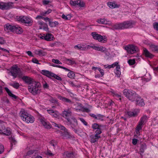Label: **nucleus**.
I'll use <instances>...</instances> for the list:
<instances>
[{
	"label": "nucleus",
	"instance_id": "39448f33",
	"mask_svg": "<svg viewBox=\"0 0 158 158\" xmlns=\"http://www.w3.org/2000/svg\"><path fill=\"white\" fill-rule=\"evenodd\" d=\"M18 21L22 23L27 24L28 26L32 25L33 21L31 18L26 16H20L17 17Z\"/></svg>",
	"mask_w": 158,
	"mask_h": 158
},
{
	"label": "nucleus",
	"instance_id": "dca6fc26",
	"mask_svg": "<svg viewBox=\"0 0 158 158\" xmlns=\"http://www.w3.org/2000/svg\"><path fill=\"white\" fill-rule=\"evenodd\" d=\"M74 48L79 50L85 51L89 49V46L86 44H78L75 46Z\"/></svg>",
	"mask_w": 158,
	"mask_h": 158
},
{
	"label": "nucleus",
	"instance_id": "09e8293b",
	"mask_svg": "<svg viewBox=\"0 0 158 158\" xmlns=\"http://www.w3.org/2000/svg\"><path fill=\"white\" fill-rule=\"evenodd\" d=\"M80 2L79 1V0H77L76 1H70V3L71 5L73 6H76L77 5V3H78V2Z\"/></svg>",
	"mask_w": 158,
	"mask_h": 158
},
{
	"label": "nucleus",
	"instance_id": "72a5a7b5",
	"mask_svg": "<svg viewBox=\"0 0 158 158\" xmlns=\"http://www.w3.org/2000/svg\"><path fill=\"white\" fill-rule=\"evenodd\" d=\"M97 22L99 23H102L104 24H109L110 23L109 21H107L106 20L103 19H98V20Z\"/></svg>",
	"mask_w": 158,
	"mask_h": 158
},
{
	"label": "nucleus",
	"instance_id": "c85d7f7f",
	"mask_svg": "<svg viewBox=\"0 0 158 158\" xmlns=\"http://www.w3.org/2000/svg\"><path fill=\"white\" fill-rule=\"evenodd\" d=\"M107 4L109 7L111 8L118 7L119 6V5H118L115 3L111 2H108Z\"/></svg>",
	"mask_w": 158,
	"mask_h": 158
},
{
	"label": "nucleus",
	"instance_id": "4c0bfd02",
	"mask_svg": "<svg viewBox=\"0 0 158 158\" xmlns=\"http://www.w3.org/2000/svg\"><path fill=\"white\" fill-rule=\"evenodd\" d=\"M49 101L52 103H54L58 106H59L60 103L58 102V101L52 97H50L49 100Z\"/></svg>",
	"mask_w": 158,
	"mask_h": 158
},
{
	"label": "nucleus",
	"instance_id": "4468645a",
	"mask_svg": "<svg viewBox=\"0 0 158 158\" xmlns=\"http://www.w3.org/2000/svg\"><path fill=\"white\" fill-rule=\"evenodd\" d=\"M20 72V69L16 66L12 67L10 71L11 75L14 78L18 76V73Z\"/></svg>",
	"mask_w": 158,
	"mask_h": 158
},
{
	"label": "nucleus",
	"instance_id": "2f4dec72",
	"mask_svg": "<svg viewBox=\"0 0 158 158\" xmlns=\"http://www.w3.org/2000/svg\"><path fill=\"white\" fill-rule=\"evenodd\" d=\"M45 40L47 41H50L53 40V37L52 35L51 34H47L45 36Z\"/></svg>",
	"mask_w": 158,
	"mask_h": 158
},
{
	"label": "nucleus",
	"instance_id": "9d476101",
	"mask_svg": "<svg viewBox=\"0 0 158 158\" xmlns=\"http://www.w3.org/2000/svg\"><path fill=\"white\" fill-rule=\"evenodd\" d=\"M13 4L11 2L7 3L0 2V9L3 10H8L12 8Z\"/></svg>",
	"mask_w": 158,
	"mask_h": 158
},
{
	"label": "nucleus",
	"instance_id": "f8f14e48",
	"mask_svg": "<svg viewBox=\"0 0 158 158\" xmlns=\"http://www.w3.org/2000/svg\"><path fill=\"white\" fill-rule=\"evenodd\" d=\"M68 124L70 125L73 129L75 130V128L77 126V119L73 116H72L71 118L67 121Z\"/></svg>",
	"mask_w": 158,
	"mask_h": 158
},
{
	"label": "nucleus",
	"instance_id": "b1692460",
	"mask_svg": "<svg viewBox=\"0 0 158 158\" xmlns=\"http://www.w3.org/2000/svg\"><path fill=\"white\" fill-rule=\"evenodd\" d=\"M29 114L24 109H22L19 113L21 119L23 120L25 118H26V117H27Z\"/></svg>",
	"mask_w": 158,
	"mask_h": 158
},
{
	"label": "nucleus",
	"instance_id": "0eeeda50",
	"mask_svg": "<svg viewBox=\"0 0 158 158\" xmlns=\"http://www.w3.org/2000/svg\"><path fill=\"white\" fill-rule=\"evenodd\" d=\"M91 34L94 39L98 40L100 42L105 43L107 41L106 38L105 36L103 37L101 35L97 33L96 32H93Z\"/></svg>",
	"mask_w": 158,
	"mask_h": 158
},
{
	"label": "nucleus",
	"instance_id": "864d4df0",
	"mask_svg": "<svg viewBox=\"0 0 158 158\" xmlns=\"http://www.w3.org/2000/svg\"><path fill=\"white\" fill-rule=\"evenodd\" d=\"M6 43V41L3 37L0 36V44H4Z\"/></svg>",
	"mask_w": 158,
	"mask_h": 158
},
{
	"label": "nucleus",
	"instance_id": "c03bdc74",
	"mask_svg": "<svg viewBox=\"0 0 158 158\" xmlns=\"http://www.w3.org/2000/svg\"><path fill=\"white\" fill-rule=\"evenodd\" d=\"M52 66H53L54 67H58V68H62V69H63L64 70H65L66 71H70V70L69 69L65 68V67H63V66H60V65H55L54 64H52Z\"/></svg>",
	"mask_w": 158,
	"mask_h": 158
},
{
	"label": "nucleus",
	"instance_id": "7c9ffc66",
	"mask_svg": "<svg viewBox=\"0 0 158 158\" xmlns=\"http://www.w3.org/2000/svg\"><path fill=\"white\" fill-rule=\"evenodd\" d=\"M148 117L146 115H143L141 117L139 122L143 124H144V123H145L147 120Z\"/></svg>",
	"mask_w": 158,
	"mask_h": 158
},
{
	"label": "nucleus",
	"instance_id": "20e7f679",
	"mask_svg": "<svg viewBox=\"0 0 158 158\" xmlns=\"http://www.w3.org/2000/svg\"><path fill=\"white\" fill-rule=\"evenodd\" d=\"M132 23L129 21H125L123 23L117 24L113 26V28L115 29H124L131 27Z\"/></svg>",
	"mask_w": 158,
	"mask_h": 158
},
{
	"label": "nucleus",
	"instance_id": "a878e982",
	"mask_svg": "<svg viewBox=\"0 0 158 158\" xmlns=\"http://www.w3.org/2000/svg\"><path fill=\"white\" fill-rule=\"evenodd\" d=\"M143 53L146 57L152 58L154 56V55L151 53L149 52L145 48L143 49Z\"/></svg>",
	"mask_w": 158,
	"mask_h": 158
},
{
	"label": "nucleus",
	"instance_id": "5701e85b",
	"mask_svg": "<svg viewBox=\"0 0 158 158\" xmlns=\"http://www.w3.org/2000/svg\"><path fill=\"white\" fill-rule=\"evenodd\" d=\"M100 137V136H97L96 135H92L90 136V142L91 143H94L97 141L98 139Z\"/></svg>",
	"mask_w": 158,
	"mask_h": 158
},
{
	"label": "nucleus",
	"instance_id": "052dcab7",
	"mask_svg": "<svg viewBox=\"0 0 158 158\" xmlns=\"http://www.w3.org/2000/svg\"><path fill=\"white\" fill-rule=\"evenodd\" d=\"M4 148L2 145H0V154L3 153L4 151Z\"/></svg>",
	"mask_w": 158,
	"mask_h": 158
},
{
	"label": "nucleus",
	"instance_id": "774afa93",
	"mask_svg": "<svg viewBox=\"0 0 158 158\" xmlns=\"http://www.w3.org/2000/svg\"><path fill=\"white\" fill-rule=\"evenodd\" d=\"M47 111L48 114L52 115V114H53V112L54 111L53 110H47Z\"/></svg>",
	"mask_w": 158,
	"mask_h": 158
},
{
	"label": "nucleus",
	"instance_id": "c9c22d12",
	"mask_svg": "<svg viewBox=\"0 0 158 158\" xmlns=\"http://www.w3.org/2000/svg\"><path fill=\"white\" fill-rule=\"evenodd\" d=\"M2 134L7 136L10 135L11 134V131L10 128L8 127L6 129L5 128V130L3 132Z\"/></svg>",
	"mask_w": 158,
	"mask_h": 158
},
{
	"label": "nucleus",
	"instance_id": "6e6d98bb",
	"mask_svg": "<svg viewBox=\"0 0 158 158\" xmlns=\"http://www.w3.org/2000/svg\"><path fill=\"white\" fill-rule=\"evenodd\" d=\"M52 61L56 64H62V63L60 61L58 60L57 59H52Z\"/></svg>",
	"mask_w": 158,
	"mask_h": 158
},
{
	"label": "nucleus",
	"instance_id": "bb28decb",
	"mask_svg": "<svg viewBox=\"0 0 158 158\" xmlns=\"http://www.w3.org/2000/svg\"><path fill=\"white\" fill-rule=\"evenodd\" d=\"M150 49L153 52L158 53V46L154 44H151L149 46Z\"/></svg>",
	"mask_w": 158,
	"mask_h": 158
},
{
	"label": "nucleus",
	"instance_id": "69168bd1",
	"mask_svg": "<svg viewBox=\"0 0 158 158\" xmlns=\"http://www.w3.org/2000/svg\"><path fill=\"white\" fill-rule=\"evenodd\" d=\"M47 155H48L49 156H54V154H53L51 152V151L50 150H48L47 153H46Z\"/></svg>",
	"mask_w": 158,
	"mask_h": 158
},
{
	"label": "nucleus",
	"instance_id": "0e129e2a",
	"mask_svg": "<svg viewBox=\"0 0 158 158\" xmlns=\"http://www.w3.org/2000/svg\"><path fill=\"white\" fill-rule=\"evenodd\" d=\"M50 2H51L49 0H43L42 1L43 4L44 5H48Z\"/></svg>",
	"mask_w": 158,
	"mask_h": 158
},
{
	"label": "nucleus",
	"instance_id": "f03ea898",
	"mask_svg": "<svg viewBox=\"0 0 158 158\" xmlns=\"http://www.w3.org/2000/svg\"><path fill=\"white\" fill-rule=\"evenodd\" d=\"M52 125L54 126L58 127V128L64 131L63 132L61 131L59 132L61 134V136H63L64 139H69L71 135L70 133L68 131L67 129L64 126L61 124H57L54 123H52Z\"/></svg>",
	"mask_w": 158,
	"mask_h": 158
},
{
	"label": "nucleus",
	"instance_id": "393cba45",
	"mask_svg": "<svg viewBox=\"0 0 158 158\" xmlns=\"http://www.w3.org/2000/svg\"><path fill=\"white\" fill-rule=\"evenodd\" d=\"M14 31H13V32L16 33L17 34H21L23 31V29L18 26L17 27L14 26Z\"/></svg>",
	"mask_w": 158,
	"mask_h": 158
},
{
	"label": "nucleus",
	"instance_id": "e433bc0d",
	"mask_svg": "<svg viewBox=\"0 0 158 158\" xmlns=\"http://www.w3.org/2000/svg\"><path fill=\"white\" fill-rule=\"evenodd\" d=\"M147 148V145L145 143H143L141 145L140 149V152L141 153H143L144 152L145 150Z\"/></svg>",
	"mask_w": 158,
	"mask_h": 158
},
{
	"label": "nucleus",
	"instance_id": "9b49d317",
	"mask_svg": "<svg viewBox=\"0 0 158 158\" xmlns=\"http://www.w3.org/2000/svg\"><path fill=\"white\" fill-rule=\"evenodd\" d=\"M68 124L70 125L73 129L75 130V128L77 126V119L73 116H72L71 118L67 121Z\"/></svg>",
	"mask_w": 158,
	"mask_h": 158
},
{
	"label": "nucleus",
	"instance_id": "423d86ee",
	"mask_svg": "<svg viewBox=\"0 0 158 158\" xmlns=\"http://www.w3.org/2000/svg\"><path fill=\"white\" fill-rule=\"evenodd\" d=\"M41 73L43 75L49 78H50L51 77H52L58 80L61 81L62 80L61 78L60 77L54 73L48 70H42Z\"/></svg>",
	"mask_w": 158,
	"mask_h": 158
},
{
	"label": "nucleus",
	"instance_id": "6e6552de",
	"mask_svg": "<svg viewBox=\"0 0 158 158\" xmlns=\"http://www.w3.org/2000/svg\"><path fill=\"white\" fill-rule=\"evenodd\" d=\"M125 49L128 53L132 54L139 51L138 47L133 44L129 45L125 47Z\"/></svg>",
	"mask_w": 158,
	"mask_h": 158
},
{
	"label": "nucleus",
	"instance_id": "13d9d810",
	"mask_svg": "<svg viewBox=\"0 0 158 158\" xmlns=\"http://www.w3.org/2000/svg\"><path fill=\"white\" fill-rule=\"evenodd\" d=\"M68 83L70 85L73 87H77V86L75 84L74 82L73 81H69L68 82Z\"/></svg>",
	"mask_w": 158,
	"mask_h": 158
},
{
	"label": "nucleus",
	"instance_id": "338daca9",
	"mask_svg": "<svg viewBox=\"0 0 158 158\" xmlns=\"http://www.w3.org/2000/svg\"><path fill=\"white\" fill-rule=\"evenodd\" d=\"M79 119L80 120V121L81 122H82L85 125V126L87 125V122H86L85 120L83 118H79Z\"/></svg>",
	"mask_w": 158,
	"mask_h": 158
},
{
	"label": "nucleus",
	"instance_id": "e2e57ef3",
	"mask_svg": "<svg viewBox=\"0 0 158 158\" xmlns=\"http://www.w3.org/2000/svg\"><path fill=\"white\" fill-rule=\"evenodd\" d=\"M153 26L155 29L158 31V23L155 22L153 24Z\"/></svg>",
	"mask_w": 158,
	"mask_h": 158
},
{
	"label": "nucleus",
	"instance_id": "6ab92c4d",
	"mask_svg": "<svg viewBox=\"0 0 158 158\" xmlns=\"http://www.w3.org/2000/svg\"><path fill=\"white\" fill-rule=\"evenodd\" d=\"M40 122L44 126V127L48 129H50L51 127V126L47 122L45 119L44 118H41L40 119Z\"/></svg>",
	"mask_w": 158,
	"mask_h": 158
},
{
	"label": "nucleus",
	"instance_id": "bf43d9fd",
	"mask_svg": "<svg viewBox=\"0 0 158 158\" xmlns=\"http://www.w3.org/2000/svg\"><path fill=\"white\" fill-rule=\"evenodd\" d=\"M79 1H80V2H78V3H77V5L79 6L80 7H84L85 5L84 3L81 1L79 0Z\"/></svg>",
	"mask_w": 158,
	"mask_h": 158
},
{
	"label": "nucleus",
	"instance_id": "5fc2aeb1",
	"mask_svg": "<svg viewBox=\"0 0 158 158\" xmlns=\"http://www.w3.org/2000/svg\"><path fill=\"white\" fill-rule=\"evenodd\" d=\"M99 125H98V124L97 123H94V124H93L92 125V128L93 129H99Z\"/></svg>",
	"mask_w": 158,
	"mask_h": 158
},
{
	"label": "nucleus",
	"instance_id": "ddd939ff",
	"mask_svg": "<svg viewBox=\"0 0 158 158\" xmlns=\"http://www.w3.org/2000/svg\"><path fill=\"white\" fill-rule=\"evenodd\" d=\"M63 155L65 157L74 158L77 155V153L75 151H66L64 153Z\"/></svg>",
	"mask_w": 158,
	"mask_h": 158
},
{
	"label": "nucleus",
	"instance_id": "4be33fe9",
	"mask_svg": "<svg viewBox=\"0 0 158 158\" xmlns=\"http://www.w3.org/2000/svg\"><path fill=\"white\" fill-rule=\"evenodd\" d=\"M136 102V104L140 106H143L145 105L143 99L138 95V97H137L135 99Z\"/></svg>",
	"mask_w": 158,
	"mask_h": 158
},
{
	"label": "nucleus",
	"instance_id": "c756f323",
	"mask_svg": "<svg viewBox=\"0 0 158 158\" xmlns=\"http://www.w3.org/2000/svg\"><path fill=\"white\" fill-rule=\"evenodd\" d=\"M5 90L7 93L8 95L10 97L14 98L15 99H16L17 97L15 95L12 93L11 91L7 87L5 88Z\"/></svg>",
	"mask_w": 158,
	"mask_h": 158
},
{
	"label": "nucleus",
	"instance_id": "a211bd4d",
	"mask_svg": "<svg viewBox=\"0 0 158 158\" xmlns=\"http://www.w3.org/2000/svg\"><path fill=\"white\" fill-rule=\"evenodd\" d=\"M58 98L60 100H61L63 102L65 103L66 104H72L73 103L72 101L70 99L64 97H63L60 95H58Z\"/></svg>",
	"mask_w": 158,
	"mask_h": 158
},
{
	"label": "nucleus",
	"instance_id": "79ce46f5",
	"mask_svg": "<svg viewBox=\"0 0 158 158\" xmlns=\"http://www.w3.org/2000/svg\"><path fill=\"white\" fill-rule=\"evenodd\" d=\"M62 17L63 19L65 20H69L71 19V16L70 15H65L63 14L62 15Z\"/></svg>",
	"mask_w": 158,
	"mask_h": 158
},
{
	"label": "nucleus",
	"instance_id": "412c9836",
	"mask_svg": "<svg viewBox=\"0 0 158 158\" xmlns=\"http://www.w3.org/2000/svg\"><path fill=\"white\" fill-rule=\"evenodd\" d=\"M23 121L26 122L27 123H32L34 121V118L33 116H32L31 115L29 114Z\"/></svg>",
	"mask_w": 158,
	"mask_h": 158
},
{
	"label": "nucleus",
	"instance_id": "7ed1b4c3",
	"mask_svg": "<svg viewBox=\"0 0 158 158\" xmlns=\"http://www.w3.org/2000/svg\"><path fill=\"white\" fill-rule=\"evenodd\" d=\"M124 94L130 100L133 101L135 100L138 95L135 92L132 90L125 89L123 91Z\"/></svg>",
	"mask_w": 158,
	"mask_h": 158
},
{
	"label": "nucleus",
	"instance_id": "f257e3e1",
	"mask_svg": "<svg viewBox=\"0 0 158 158\" xmlns=\"http://www.w3.org/2000/svg\"><path fill=\"white\" fill-rule=\"evenodd\" d=\"M40 83L39 82L33 81L32 84L28 86V90L33 95L39 94L41 92Z\"/></svg>",
	"mask_w": 158,
	"mask_h": 158
},
{
	"label": "nucleus",
	"instance_id": "ea45409f",
	"mask_svg": "<svg viewBox=\"0 0 158 158\" xmlns=\"http://www.w3.org/2000/svg\"><path fill=\"white\" fill-rule=\"evenodd\" d=\"M10 85L11 86L16 89H18L20 86L19 83L16 81L14 82L13 83H10Z\"/></svg>",
	"mask_w": 158,
	"mask_h": 158
},
{
	"label": "nucleus",
	"instance_id": "f704fd0d",
	"mask_svg": "<svg viewBox=\"0 0 158 158\" xmlns=\"http://www.w3.org/2000/svg\"><path fill=\"white\" fill-rule=\"evenodd\" d=\"M39 152L38 150H30L27 152V155L29 156L33 154H38Z\"/></svg>",
	"mask_w": 158,
	"mask_h": 158
},
{
	"label": "nucleus",
	"instance_id": "8fccbe9b",
	"mask_svg": "<svg viewBox=\"0 0 158 158\" xmlns=\"http://www.w3.org/2000/svg\"><path fill=\"white\" fill-rule=\"evenodd\" d=\"M9 139L10 140V142L12 145H13V143L14 144H15L16 142L14 138L12 137H10L9 138Z\"/></svg>",
	"mask_w": 158,
	"mask_h": 158
},
{
	"label": "nucleus",
	"instance_id": "3c124183",
	"mask_svg": "<svg viewBox=\"0 0 158 158\" xmlns=\"http://www.w3.org/2000/svg\"><path fill=\"white\" fill-rule=\"evenodd\" d=\"M118 64V62H115L111 65L107 66L108 68L109 69L111 68H114Z\"/></svg>",
	"mask_w": 158,
	"mask_h": 158
},
{
	"label": "nucleus",
	"instance_id": "58836bf2",
	"mask_svg": "<svg viewBox=\"0 0 158 158\" xmlns=\"http://www.w3.org/2000/svg\"><path fill=\"white\" fill-rule=\"evenodd\" d=\"M3 122H0V134H3V132L5 130V127Z\"/></svg>",
	"mask_w": 158,
	"mask_h": 158
},
{
	"label": "nucleus",
	"instance_id": "cd10ccee",
	"mask_svg": "<svg viewBox=\"0 0 158 158\" xmlns=\"http://www.w3.org/2000/svg\"><path fill=\"white\" fill-rule=\"evenodd\" d=\"M35 53L36 54L39 56H44L46 55L47 53L44 51L42 50H36L35 51Z\"/></svg>",
	"mask_w": 158,
	"mask_h": 158
},
{
	"label": "nucleus",
	"instance_id": "473e14b6",
	"mask_svg": "<svg viewBox=\"0 0 158 158\" xmlns=\"http://www.w3.org/2000/svg\"><path fill=\"white\" fill-rule=\"evenodd\" d=\"M143 125L139 122L136 128V131L137 134H138L139 133V131L142 129V126Z\"/></svg>",
	"mask_w": 158,
	"mask_h": 158
},
{
	"label": "nucleus",
	"instance_id": "a19ab883",
	"mask_svg": "<svg viewBox=\"0 0 158 158\" xmlns=\"http://www.w3.org/2000/svg\"><path fill=\"white\" fill-rule=\"evenodd\" d=\"M58 24L59 23L57 21L52 22L51 21H50L49 23V26L52 27H56Z\"/></svg>",
	"mask_w": 158,
	"mask_h": 158
},
{
	"label": "nucleus",
	"instance_id": "1a4fd4ad",
	"mask_svg": "<svg viewBox=\"0 0 158 158\" xmlns=\"http://www.w3.org/2000/svg\"><path fill=\"white\" fill-rule=\"evenodd\" d=\"M62 116L65 118L67 121L70 119L72 117V112L70 108L64 110L62 113Z\"/></svg>",
	"mask_w": 158,
	"mask_h": 158
},
{
	"label": "nucleus",
	"instance_id": "f3484780",
	"mask_svg": "<svg viewBox=\"0 0 158 158\" xmlns=\"http://www.w3.org/2000/svg\"><path fill=\"white\" fill-rule=\"evenodd\" d=\"M22 79L26 83L29 85L32 84L33 81H34L31 78L27 76H23Z\"/></svg>",
	"mask_w": 158,
	"mask_h": 158
},
{
	"label": "nucleus",
	"instance_id": "4d7b16f0",
	"mask_svg": "<svg viewBox=\"0 0 158 158\" xmlns=\"http://www.w3.org/2000/svg\"><path fill=\"white\" fill-rule=\"evenodd\" d=\"M51 115H52V116L54 117L57 118L58 117L59 115L58 112L56 111H54L53 112V114H52Z\"/></svg>",
	"mask_w": 158,
	"mask_h": 158
},
{
	"label": "nucleus",
	"instance_id": "49530a36",
	"mask_svg": "<svg viewBox=\"0 0 158 158\" xmlns=\"http://www.w3.org/2000/svg\"><path fill=\"white\" fill-rule=\"evenodd\" d=\"M104 116L103 115L98 114L97 115L96 119L102 121L104 119Z\"/></svg>",
	"mask_w": 158,
	"mask_h": 158
},
{
	"label": "nucleus",
	"instance_id": "2eb2a0df",
	"mask_svg": "<svg viewBox=\"0 0 158 158\" xmlns=\"http://www.w3.org/2000/svg\"><path fill=\"white\" fill-rule=\"evenodd\" d=\"M88 46H89V49H90V48H92L96 50L100 51L102 52H104L106 50L105 48L102 46H97L93 44L88 45Z\"/></svg>",
	"mask_w": 158,
	"mask_h": 158
},
{
	"label": "nucleus",
	"instance_id": "a18cd8bd",
	"mask_svg": "<svg viewBox=\"0 0 158 158\" xmlns=\"http://www.w3.org/2000/svg\"><path fill=\"white\" fill-rule=\"evenodd\" d=\"M127 114L129 117H135L137 116V113L132 111H128Z\"/></svg>",
	"mask_w": 158,
	"mask_h": 158
},
{
	"label": "nucleus",
	"instance_id": "aec40b11",
	"mask_svg": "<svg viewBox=\"0 0 158 158\" xmlns=\"http://www.w3.org/2000/svg\"><path fill=\"white\" fill-rule=\"evenodd\" d=\"M15 26H12L9 24H7L4 26V30L7 32H9L10 31L13 32L14 30V28Z\"/></svg>",
	"mask_w": 158,
	"mask_h": 158
},
{
	"label": "nucleus",
	"instance_id": "680f3d73",
	"mask_svg": "<svg viewBox=\"0 0 158 158\" xmlns=\"http://www.w3.org/2000/svg\"><path fill=\"white\" fill-rule=\"evenodd\" d=\"M101 130L100 129H97L96 131H95L96 134L95 135L97 136H100L99 135L101 134L102 133Z\"/></svg>",
	"mask_w": 158,
	"mask_h": 158
},
{
	"label": "nucleus",
	"instance_id": "de8ad7c7",
	"mask_svg": "<svg viewBox=\"0 0 158 158\" xmlns=\"http://www.w3.org/2000/svg\"><path fill=\"white\" fill-rule=\"evenodd\" d=\"M79 110H81L83 112H85L87 113L89 112L90 111V110L89 109L84 106L81 107V109H79Z\"/></svg>",
	"mask_w": 158,
	"mask_h": 158
},
{
	"label": "nucleus",
	"instance_id": "603ef678",
	"mask_svg": "<svg viewBox=\"0 0 158 158\" xmlns=\"http://www.w3.org/2000/svg\"><path fill=\"white\" fill-rule=\"evenodd\" d=\"M128 63L130 65H133L135 63V60L130 59L128 61Z\"/></svg>",
	"mask_w": 158,
	"mask_h": 158
},
{
	"label": "nucleus",
	"instance_id": "37998d69",
	"mask_svg": "<svg viewBox=\"0 0 158 158\" xmlns=\"http://www.w3.org/2000/svg\"><path fill=\"white\" fill-rule=\"evenodd\" d=\"M68 77L71 78H74L75 77V73L74 72L72 71H70L68 74Z\"/></svg>",
	"mask_w": 158,
	"mask_h": 158
}]
</instances>
